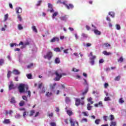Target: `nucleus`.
I'll return each mask as SVG.
<instances>
[{
  "label": "nucleus",
  "mask_w": 126,
  "mask_h": 126,
  "mask_svg": "<svg viewBox=\"0 0 126 126\" xmlns=\"http://www.w3.org/2000/svg\"><path fill=\"white\" fill-rule=\"evenodd\" d=\"M18 89L20 93H26L28 89H29V87L26 84H21L18 87Z\"/></svg>",
  "instance_id": "f257e3e1"
},
{
  "label": "nucleus",
  "mask_w": 126,
  "mask_h": 126,
  "mask_svg": "<svg viewBox=\"0 0 126 126\" xmlns=\"http://www.w3.org/2000/svg\"><path fill=\"white\" fill-rule=\"evenodd\" d=\"M61 71H62V70L60 69L55 72L54 74L56 75V77L54 78L55 81H60L61 77H63V75H66V74L62 73Z\"/></svg>",
  "instance_id": "f03ea898"
},
{
  "label": "nucleus",
  "mask_w": 126,
  "mask_h": 126,
  "mask_svg": "<svg viewBox=\"0 0 126 126\" xmlns=\"http://www.w3.org/2000/svg\"><path fill=\"white\" fill-rule=\"evenodd\" d=\"M44 58L50 61L53 58V52L51 51L48 52L46 55L44 56Z\"/></svg>",
  "instance_id": "7ed1b4c3"
},
{
  "label": "nucleus",
  "mask_w": 126,
  "mask_h": 126,
  "mask_svg": "<svg viewBox=\"0 0 126 126\" xmlns=\"http://www.w3.org/2000/svg\"><path fill=\"white\" fill-rule=\"evenodd\" d=\"M84 105V101H82L81 102L80 98H75V105L77 106H79V105Z\"/></svg>",
  "instance_id": "20e7f679"
},
{
  "label": "nucleus",
  "mask_w": 126,
  "mask_h": 126,
  "mask_svg": "<svg viewBox=\"0 0 126 126\" xmlns=\"http://www.w3.org/2000/svg\"><path fill=\"white\" fill-rule=\"evenodd\" d=\"M69 122L71 126H79V125H78V122L74 121V120L71 118L69 119Z\"/></svg>",
  "instance_id": "39448f33"
},
{
  "label": "nucleus",
  "mask_w": 126,
  "mask_h": 126,
  "mask_svg": "<svg viewBox=\"0 0 126 126\" xmlns=\"http://www.w3.org/2000/svg\"><path fill=\"white\" fill-rule=\"evenodd\" d=\"M48 7L49 9H47V11H50V12H51V13L53 12H55V10H54V9H53V5H52L51 3H49L48 4Z\"/></svg>",
  "instance_id": "423d86ee"
},
{
  "label": "nucleus",
  "mask_w": 126,
  "mask_h": 126,
  "mask_svg": "<svg viewBox=\"0 0 126 126\" xmlns=\"http://www.w3.org/2000/svg\"><path fill=\"white\" fill-rule=\"evenodd\" d=\"M13 89H15V86L13 84V82L11 81L9 85V90H12Z\"/></svg>",
  "instance_id": "0eeeda50"
},
{
  "label": "nucleus",
  "mask_w": 126,
  "mask_h": 126,
  "mask_svg": "<svg viewBox=\"0 0 126 126\" xmlns=\"http://www.w3.org/2000/svg\"><path fill=\"white\" fill-rule=\"evenodd\" d=\"M60 41V38L59 37H57L54 36L52 39H51V43H54L55 42H59Z\"/></svg>",
  "instance_id": "6e6552de"
},
{
  "label": "nucleus",
  "mask_w": 126,
  "mask_h": 126,
  "mask_svg": "<svg viewBox=\"0 0 126 126\" xmlns=\"http://www.w3.org/2000/svg\"><path fill=\"white\" fill-rule=\"evenodd\" d=\"M94 106L95 107H103V102L99 101L98 102V103L94 104Z\"/></svg>",
  "instance_id": "1a4fd4ad"
},
{
  "label": "nucleus",
  "mask_w": 126,
  "mask_h": 126,
  "mask_svg": "<svg viewBox=\"0 0 126 126\" xmlns=\"http://www.w3.org/2000/svg\"><path fill=\"white\" fill-rule=\"evenodd\" d=\"M56 85H57V83H56L53 84H51L50 85V89L51 90V91L55 90V88H56Z\"/></svg>",
  "instance_id": "9d476101"
},
{
  "label": "nucleus",
  "mask_w": 126,
  "mask_h": 126,
  "mask_svg": "<svg viewBox=\"0 0 126 126\" xmlns=\"http://www.w3.org/2000/svg\"><path fill=\"white\" fill-rule=\"evenodd\" d=\"M95 59H96V56H94L92 57V58H91L90 59L91 60V62H90V63H91L92 65H93L94 63V60H95Z\"/></svg>",
  "instance_id": "9b49d317"
},
{
  "label": "nucleus",
  "mask_w": 126,
  "mask_h": 126,
  "mask_svg": "<svg viewBox=\"0 0 126 126\" xmlns=\"http://www.w3.org/2000/svg\"><path fill=\"white\" fill-rule=\"evenodd\" d=\"M66 7L67 9H73L74 6L72 4H69L66 5Z\"/></svg>",
  "instance_id": "f8f14e48"
},
{
  "label": "nucleus",
  "mask_w": 126,
  "mask_h": 126,
  "mask_svg": "<svg viewBox=\"0 0 126 126\" xmlns=\"http://www.w3.org/2000/svg\"><path fill=\"white\" fill-rule=\"evenodd\" d=\"M16 11L17 13H21L22 12V8L20 7H17L16 8Z\"/></svg>",
  "instance_id": "ddd939ff"
},
{
  "label": "nucleus",
  "mask_w": 126,
  "mask_h": 126,
  "mask_svg": "<svg viewBox=\"0 0 126 126\" xmlns=\"http://www.w3.org/2000/svg\"><path fill=\"white\" fill-rule=\"evenodd\" d=\"M12 73H13V74H15V75H17L18 74H20V72H19L18 70L14 69L13 70Z\"/></svg>",
  "instance_id": "4468645a"
},
{
  "label": "nucleus",
  "mask_w": 126,
  "mask_h": 126,
  "mask_svg": "<svg viewBox=\"0 0 126 126\" xmlns=\"http://www.w3.org/2000/svg\"><path fill=\"white\" fill-rule=\"evenodd\" d=\"M94 32L95 35H101V32L98 31V30H94Z\"/></svg>",
  "instance_id": "2eb2a0df"
},
{
  "label": "nucleus",
  "mask_w": 126,
  "mask_h": 126,
  "mask_svg": "<svg viewBox=\"0 0 126 126\" xmlns=\"http://www.w3.org/2000/svg\"><path fill=\"white\" fill-rule=\"evenodd\" d=\"M87 110L88 111H90L91 110H92V108H93V106L90 104V103H88L87 104Z\"/></svg>",
  "instance_id": "dca6fc26"
},
{
  "label": "nucleus",
  "mask_w": 126,
  "mask_h": 126,
  "mask_svg": "<svg viewBox=\"0 0 126 126\" xmlns=\"http://www.w3.org/2000/svg\"><path fill=\"white\" fill-rule=\"evenodd\" d=\"M3 124H5L6 125L10 124V120L9 119H4L3 121Z\"/></svg>",
  "instance_id": "f3484780"
},
{
  "label": "nucleus",
  "mask_w": 126,
  "mask_h": 126,
  "mask_svg": "<svg viewBox=\"0 0 126 126\" xmlns=\"http://www.w3.org/2000/svg\"><path fill=\"white\" fill-rule=\"evenodd\" d=\"M102 53L105 56H110V55H112V53L111 52H108L106 51H104L103 52H102Z\"/></svg>",
  "instance_id": "a211bd4d"
},
{
  "label": "nucleus",
  "mask_w": 126,
  "mask_h": 126,
  "mask_svg": "<svg viewBox=\"0 0 126 126\" xmlns=\"http://www.w3.org/2000/svg\"><path fill=\"white\" fill-rule=\"evenodd\" d=\"M61 63V60H60V58H56L55 60V63L56 64L60 63Z\"/></svg>",
  "instance_id": "6ab92c4d"
},
{
  "label": "nucleus",
  "mask_w": 126,
  "mask_h": 126,
  "mask_svg": "<svg viewBox=\"0 0 126 126\" xmlns=\"http://www.w3.org/2000/svg\"><path fill=\"white\" fill-rule=\"evenodd\" d=\"M119 104H124L125 103V100H124V98L121 97L119 99Z\"/></svg>",
  "instance_id": "aec40b11"
},
{
  "label": "nucleus",
  "mask_w": 126,
  "mask_h": 126,
  "mask_svg": "<svg viewBox=\"0 0 126 126\" xmlns=\"http://www.w3.org/2000/svg\"><path fill=\"white\" fill-rule=\"evenodd\" d=\"M65 103L66 104H68V103H70V98L69 97H66L65 98Z\"/></svg>",
  "instance_id": "412c9836"
},
{
  "label": "nucleus",
  "mask_w": 126,
  "mask_h": 126,
  "mask_svg": "<svg viewBox=\"0 0 126 126\" xmlns=\"http://www.w3.org/2000/svg\"><path fill=\"white\" fill-rule=\"evenodd\" d=\"M59 14V12H55L53 15H52V18L53 19H55L56 18V16H57V15Z\"/></svg>",
  "instance_id": "4be33fe9"
},
{
  "label": "nucleus",
  "mask_w": 126,
  "mask_h": 126,
  "mask_svg": "<svg viewBox=\"0 0 126 126\" xmlns=\"http://www.w3.org/2000/svg\"><path fill=\"white\" fill-rule=\"evenodd\" d=\"M66 113H67V115L69 116H72V115L73 114L72 111L70 110H66Z\"/></svg>",
  "instance_id": "5701e85b"
},
{
  "label": "nucleus",
  "mask_w": 126,
  "mask_h": 126,
  "mask_svg": "<svg viewBox=\"0 0 126 126\" xmlns=\"http://www.w3.org/2000/svg\"><path fill=\"white\" fill-rule=\"evenodd\" d=\"M83 80L84 81V82L83 83V85L85 86H89L88 83L87 82V81L86 79H83Z\"/></svg>",
  "instance_id": "b1692460"
},
{
  "label": "nucleus",
  "mask_w": 126,
  "mask_h": 126,
  "mask_svg": "<svg viewBox=\"0 0 126 126\" xmlns=\"http://www.w3.org/2000/svg\"><path fill=\"white\" fill-rule=\"evenodd\" d=\"M100 122H101V119H96L94 121V123L95 125H100Z\"/></svg>",
  "instance_id": "393cba45"
},
{
  "label": "nucleus",
  "mask_w": 126,
  "mask_h": 126,
  "mask_svg": "<svg viewBox=\"0 0 126 126\" xmlns=\"http://www.w3.org/2000/svg\"><path fill=\"white\" fill-rule=\"evenodd\" d=\"M32 31H33V32H35V33L38 32V31L37 30V28H36V26H34L32 27Z\"/></svg>",
  "instance_id": "a878e982"
},
{
  "label": "nucleus",
  "mask_w": 126,
  "mask_h": 126,
  "mask_svg": "<svg viewBox=\"0 0 126 126\" xmlns=\"http://www.w3.org/2000/svg\"><path fill=\"white\" fill-rule=\"evenodd\" d=\"M25 104V102L23 100H21L19 103V106H20V107H23V106H24Z\"/></svg>",
  "instance_id": "bb28decb"
},
{
  "label": "nucleus",
  "mask_w": 126,
  "mask_h": 126,
  "mask_svg": "<svg viewBox=\"0 0 126 126\" xmlns=\"http://www.w3.org/2000/svg\"><path fill=\"white\" fill-rule=\"evenodd\" d=\"M104 101L105 102H107L108 101H111V98L109 96L105 97L104 99Z\"/></svg>",
  "instance_id": "cd10ccee"
},
{
  "label": "nucleus",
  "mask_w": 126,
  "mask_h": 126,
  "mask_svg": "<svg viewBox=\"0 0 126 126\" xmlns=\"http://www.w3.org/2000/svg\"><path fill=\"white\" fill-rule=\"evenodd\" d=\"M60 19L63 21H65L66 19H67V18H66V16H65L60 17Z\"/></svg>",
  "instance_id": "c85d7f7f"
},
{
  "label": "nucleus",
  "mask_w": 126,
  "mask_h": 126,
  "mask_svg": "<svg viewBox=\"0 0 126 126\" xmlns=\"http://www.w3.org/2000/svg\"><path fill=\"white\" fill-rule=\"evenodd\" d=\"M114 120H115V117H114V115H113L112 114L110 115L109 116V121H113Z\"/></svg>",
  "instance_id": "c756f323"
},
{
  "label": "nucleus",
  "mask_w": 126,
  "mask_h": 126,
  "mask_svg": "<svg viewBox=\"0 0 126 126\" xmlns=\"http://www.w3.org/2000/svg\"><path fill=\"white\" fill-rule=\"evenodd\" d=\"M11 73H12L11 71H8V73L7 74V77L8 78H9V77H10V76H11Z\"/></svg>",
  "instance_id": "7c9ffc66"
},
{
  "label": "nucleus",
  "mask_w": 126,
  "mask_h": 126,
  "mask_svg": "<svg viewBox=\"0 0 126 126\" xmlns=\"http://www.w3.org/2000/svg\"><path fill=\"white\" fill-rule=\"evenodd\" d=\"M104 47L105 48H107V49H109V47H111V44L108 43H105L104 44Z\"/></svg>",
  "instance_id": "2f4dec72"
},
{
  "label": "nucleus",
  "mask_w": 126,
  "mask_h": 126,
  "mask_svg": "<svg viewBox=\"0 0 126 126\" xmlns=\"http://www.w3.org/2000/svg\"><path fill=\"white\" fill-rule=\"evenodd\" d=\"M22 98H23V100L26 101V102H28V98L27 96H26L25 95H23Z\"/></svg>",
  "instance_id": "473e14b6"
},
{
  "label": "nucleus",
  "mask_w": 126,
  "mask_h": 126,
  "mask_svg": "<svg viewBox=\"0 0 126 126\" xmlns=\"http://www.w3.org/2000/svg\"><path fill=\"white\" fill-rule=\"evenodd\" d=\"M120 79H121V76H117L115 78L114 80H115V81H119V80H120Z\"/></svg>",
  "instance_id": "72a5a7b5"
},
{
  "label": "nucleus",
  "mask_w": 126,
  "mask_h": 126,
  "mask_svg": "<svg viewBox=\"0 0 126 126\" xmlns=\"http://www.w3.org/2000/svg\"><path fill=\"white\" fill-rule=\"evenodd\" d=\"M109 15L112 16V17H115V13L114 12H109Z\"/></svg>",
  "instance_id": "f704fd0d"
},
{
  "label": "nucleus",
  "mask_w": 126,
  "mask_h": 126,
  "mask_svg": "<svg viewBox=\"0 0 126 126\" xmlns=\"http://www.w3.org/2000/svg\"><path fill=\"white\" fill-rule=\"evenodd\" d=\"M55 52H62V50H61L60 48L59 47H56L54 49Z\"/></svg>",
  "instance_id": "c9c22d12"
},
{
  "label": "nucleus",
  "mask_w": 126,
  "mask_h": 126,
  "mask_svg": "<svg viewBox=\"0 0 126 126\" xmlns=\"http://www.w3.org/2000/svg\"><path fill=\"white\" fill-rule=\"evenodd\" d=\"M18 28L19 30H22V29H23V27H22V25L21 24H18Z\"/></svg>",
  "instance_id": "e433bc0d"
},
{
  "label": "nucleus",
  "mask_w": 126,
  "mask_h": 126,
  "mask_svg": "<svg viewBox=\"0 0 126 126\" xmlns=\"http://www.w3.org/2000/svg\"><path fill=\"white\" fill-rule=\"evenodd\" d=\"M34 114H35V110H31L30 111V117H32Z\"/></svg>",
  "instance_id": "4c0bfd02"
},
{
  "label": "nucleus",
  "mask_w": 126,
  "mask_h": 126,
  "mask_svg": "<svg viewBox=\"0 0 126 126\" xmlns=\"http://www.w3.org/2000/svg\"><path fill=\"white\" fill-rule=\"evenodd\" d=\"M4 63V60L1 59H0V65H2Z\"/></svg>",
  "instance_id": "58836bf2"
},
{
  "label": "nucleus",
  "mask_w": 126,
  "mask_h": 126,
  "mask_svg": "<svg viewBox=\"0 0 126 126\" xmlns=\"http://www.w3.org/2000/svg\"><path fill=\"white\" fill-rule=\"evenodd\" d=\"M10 103H11L12 104H14V103H15V99L14 97L11 98Z\"/></svg>",
  "instance_id": "ea45409f"
},
{
  "label": "nucleus",
  "mask_w": 126,
  "mask_h": 126,
  "mask_svg": "<svg viewBox=\"0 0 126 126\" xmlns=\"http://www.w3.org/2000/svg\"><path fill=\"white\" fill-rule=\"evenodd\" d=\"M27 77H28V79H32V74H28L27 75Z\"/></svg>",
  "instance_id": "a19ab883"
},
{
  "label": "nucleus",
  "mask_w": 126,
  "mask_h": 126,
  "mask_svg": "<svg viewBox=\"0 0 126 126\" xmlns=\"http://www.w3.org/2000/svg\"><path fill=\"white\" fill-rule=\"evenodd\" d=\"M53 94H52V93H50V92H47L46 94V96H47V97H51V96H52Z\"/></svg>",
  "instance_id": "79ce46f5"
},
{
  "label": "nucleus",
  "mask_w": 126,
  "mask_h": 126,
  "mask_svg": "<svg viewBox=\"0 0 126 126\" xmlns=\"http://www.w3.org/2000/svg\"><path fill=\"white\" fill-rule=\"evenodd\" d=\"M118 62L119 63H123V62H124V58L123 57H120V58L118 60Z\"/></svg>",
  "instance_id": "37998d69"
},
{
  "label": "nucleus",
  "mask_w": 126,
  "mask_h": 126,
  "mask_svg": "<svg viewBox=\"0 0 126 126\" xmlns=\"http://www.w3.org/2000/svg\"><path fill=\"white\" fill-rule=\"evenodd\" d=\"M72 71H74V72H78V71H79V69L73 67L72 68Z\"/></svg>",
  "instance_id": "c03bdc74"
},
{
  "label": "nucleus",
  "mask_w": 126,
  "mask_h": 126,
  "mask_svg": "<svg viewBox=\"0 0 126 126\" xmlns=\"http://www.w3.org/2000/svg\"><path fill=\"white\" fill-rule=\"evenodd\" d=\"M110 125L112 126H117V122H111Z\"/></svg>",
  "instance_id": "a18cd8bd"
},
{
  "label": "nucleus",
  "mask_w": 126,
  "mask_h": 126,
  "mask_svg": "<svg viewBox=\"0 0 126 126\" xmlns=\"http://www.w3.org/2000/svg\"><path fill=\"white\" fill-rule=\"evenodd\" d=\"M116 29L117 30H121V26L119 24L116 25Z\"/></svg>",
  "instance_id": "49530a36"
},
{
  "label": "nucleus",
  "mask_w": 126,
  "mask_h": 126,
  "mask_svg": "<svg viewBox=\"0 0 126 126\" xmlns=\"http://www.w3.org/2000/svg\"><path fill=\"white\" fill-rule=\"evenodd\" d=\"M103 119L105 122H107L108 121V116H103Z\"/></svg>",
  "instance_id": "de8ad7c7"
},
{
  "label": "nucleus",
  "mask_w": 126,
  "mask_h": 126,
  "mask_svg": "<svg viewBox=\"0 0 126 126\" xmlns=\"http://www.w3.org/2000/svg\"><path fill=\"white\" fill-rule=\"evenodd\" d=\"M8 18V14H6L4 15V21H6V20H7Z\"/></svg>",
  "instance_id": "09e8293b"
},
{
  "label": "nucleus",
  "mask_w": 126,
  "mask_h": 126,
  "mask_svg": "<svg viewBox=\"0 0 126 126\" xmlns=\"http://www.w3.org/2000/svg\"><path fill=\"white\" fill-rule=\"evenodd\" d=\"M27 115V111H24L23 113V117H24V118H25L26 117V115Z\"/></svg>",
  "instance_id": "8fccbe9b"
},
{
  "label": "nucleus",
  "mask_w": 126,
  "mask_h": 126,
  "mask_svg": "<svg viewBox=\"0 0 126 126\" xmlns=\"http://www.w3.org/2000/svg\"><path fill=\"white\" fill-rule=\"evenodd\" d=\"M41 3H42V0H40L37 2V3L36 4L37 6L41 5Z\"/></svg>",
  "instance_id": "3c124183"
},
{
  "label": "nucleus",
  "mask_w": 126,
  "mask_h": 126,
  "mask_svg": "<svg viewBox=\"0 0 126 126\" xmlns=\"http://www.w3.org/2000/svg\"><path fill=\"white\" fill-rule=\"evenodd\" d=\"M81 122L82 123H87V119L83 118V119H82Z\"/></svg>",
  "instance_id": "603ef678"
},
{
  "label": "nucleus",
  "mask_w": 126,
  "mask_h": 126,
  "mask_svg": "<svg viewBox=\"0 0 126 126\" xmlns=\"http://www.w3.org/2000/svg\"><path fill=\"white\" fill-rule=\"evenodd\" d=\"M18 19H19V21H22V18H21V16L20 15L18 14Z\"/></svg>",
  "instance_id": "864d4df0"
},
{
  "label": "nucleus",
  "mask_w": 126,
  "mask_h": 126,
  "mask_svg": "<svg viewBox=\"0 0 126 126\" xmlns=\"http://www.w3.org/2000/svg\"><path fill=\"white\" fill-rule=\"evenodd\" d=\"M88 92V89H87L85 90L84 92L82 93V94L85 95V94H86V93H87Z\"/></svg>",
  "instance_id": "5fc2aeb1"
},
{
  "label": "nucleus",
  "mask_w": 126,
  "mask_h": 126,
  "mask_svg": "<svg viewBox=\"0 0 126 126\" xmlns=\"http://www.w3.org/2000/svg\"><path fill=\"white\" fill-rule=\"evenodd\" d=\"M27 93H28L29 97H31V92L30 91L28 90Z\"/></svg>",
  "instance_id": "6e6d98bb"
},
{
  "label": "nucleus",
  "mask_w": 126,
  "mask_h": 126,
  "mask_svg": "<svg viewBox=\"0 0 126 126\" xmlns=\"http://www.w3.org/2000/svg\"><path fill=\"white\" fill-rule=\"evenodd\" d=\"M82 36L83 38H87V37H88L87 34H86L85 33H82Z\"/></svg>",
  "instance_id": "4d7b16f0"
},
{
  "label": "nucleus",
  "mask_w": 126,
  "mask_h": 126,
  "mask_svg": "<svg viewBox=\"0 0 126 126\" xmlns=\"http://www.w3.org/2000/svg\"><path fill=\"white\" fill-rule=\"evenodd\" d=\"M83 114L84 116H85V117H88V116H89L88 113H87V112H83Z\"/></svg>",
  "instance_id": "13d9d810"
},
{
  "label": "nucleus",
  "mask_w": 126,
  "mask_h": 126,
  "mask_svg": "<svg viewBox=\"0 0 126 126\" xmlns=\"http://www.w3.org/2000/svg\"><path fill=\"white\" fill-rule=\"evenodd\" d=\"M50 125L51 126H56V123L55 122H52L50 124Z\"/></svg>",
  "instance_id": "bf43d9fd"
},
{
  "label": "nucleus",
  "mask_w": 126,
  "mask_h": 126,
  "mask_svg": "<svg viewBox=\"0 0 126 126\" xmlns=\"http://www.w3.org/2000/svg\"><path fill=\"white\" fill-rule=\"evenodd\" d=\"M33 65H34V64H33V63H31L29 65H28V67L30 68V67H32V66H33Z\"/></svg>",
  "instance_id": "052dcab7"
},
{
  "label": "nucleus",
  "mask_w": 126,
  "mask_h": 126,
  "mask_svg": "<svg viewBox=\"0 0 126 126\" xmlns=\"http://www.w3.org/2000/svg\"><path fill=\"white\" fill-rule=\"evenodd\" d=\"M46 92V90L45 89V87H43V88L41 90V93H45Z\"/></svg>",
  "instance_id": "680f3d73"
},
{
  "label": "nucleus",
  "mask_w": 126,
  "mask_h": 126,
  "mask_svg": "<svg viewBox=\"0 0 126 126\" xmlns=\"http://www.w3.org/2000/svg\"><path fill=\"white\" fill-rule=\"evenodd\" d=\"M53 116L54 114L53 113L48 114V116L49 117V118H53Z\"/></svg>",
  "instance_id": "e2e57ef3"
},
{
  "label": "nucleus",
  "mask_w": 126,
  "mask_h": 126,
  "mask_svg": "<svg viewBox=\"0 0 126 126\" xmlns=\"http://www.w3.org/2000/svg\"><path fill=\"white\" fill-rule=\"evenodd\" d=\"M109 86V84L108 83H105L104 84V88H107Z\"/></svg>",
  "instance_id": "0e129e2a"
},
{
  "label": "nucleus",
  "mask_w": 126,
  "mask_h": 126,
  "mask_svg": "<svg viewBox=\"0 0 126 126\" xmlns=\"http://www.w3.org/2000/svg\"><path fill=\"white\" fill-rule=\"evenodd\" d=\"M106 20H107V21H109L111 22V19L110 18V17L109 16H107L106 18Z\"/></svg>",
  "instance_id": "69168bd1"
},
{
  "label": "nucleus",
  "mask_w": 126,
  "mask_h": 126,
  "mask_svg": "<svg viewBox=\"0 0 126 126\" xmlns=\"http://www.w3.org/2000/svg\"><path fill=\"white\" fill-rule=\"evenodd\" d=\"M19 110L20 111H24H24H26V109L25 108H19Z\"/></svg>",
  "instance_id": "338daca9"
},
{
  "label": "nucleus",
  "mask_w": 126,
  "mask_h": 126,
  "mask_svg": "<svg viewBox=\"0 0 126 126\" xmlns=\"http://www.w3.org/2000/svg\"><path fill=\"white\" fill-rule=\"evenodd\" d=\"M99 63H104V60H103V59H100V60H99Z\"/></svg>",
  "instance_id": "774afa93"
}]
</instances>
